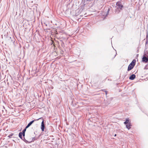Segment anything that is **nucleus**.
<instances>
[{
    "instance_id": "9d476101",
    "label": "nucleus",
    "mask_w": 148,
    "mask_h": 148,
    "mask_svg": "<svg viewBox=\"0 0 148 148\" xmlns=\"http://www.w3.org/2000/svg\"><path fill=\"white\" fill-rule=\"evenodd\" d=\"M26 129L27 128H26V127L23 130V131L22 132V133H23V136H24L25 135V132L26 130Z\"/></svg>"
},
{
    "instance_id": "9b49d317",
    "label": "nucleus",
    "mask_w": 148,
    "mask_h": 148,
    "mask_svg": "<svg viewBox=\"0 0 148 148\" xmlns=\"http://www.w3.org/2000/svg\"><path fill=\"white\" fill-rule=\"evenodd\" d=\"M106 95H107V92L106 91Z\"/></svg>"
},
{
    "instance_id": "20e7f679",
    "label": "nucleus",
    "mask_w": 148,
    "mask_h": 148,
    "mask_svg": "<svg viewBox=\"0 0 148 148\" xmlns=\"http://www.w3.org/2000/svg\"><path fill=\"white\" fill-rule=\"evenodd\" d=\"M36 120H33L30 122L26 126V128H28L34 122V121H36Z\"/></svg>"
},
{
    "instance_id": "f257e3e1",
    "label": "nucleus",
    "mask_w": 148,
    "mask_h": 148,
    "mask_svg": "<svg viewBox=\"0 0 148 148\" xmlns=\"http://www.w3.org/2000/svg\"><path fill=\"white\" fill-rule=\"evenodd\" d=\"M136 62V60H133L132 62L129 65L128 69L127 71H130V70H132L134 67V66L135 65V63Z\"/></svg>"
},
{
    "instance_id": "6e6552de",
    "label": "nucleus",
    "mask_w": 148,
    "mask_h": 148,
    "mask_svg": "<svg viewBox=\"0 0 148 148\" xmlns=\"http://www.w3.org/2000/svg\"><path fill=\"white\" fill-rule=\"evenodd\" d=\"M130 122H129V120L128 119H127L126 120V121H125L124 123L125 124H127L128 123H130Z\"/></svg>"
},
{
    "instance_id": "7ed1b4c3",
    "label": "nucleus",
    "mask_w": 148,
    "mask_h": 148,
    "mask_svg": "<svg viewBox=\"0 0 148 148\" xmlns=\"http://www.w3.org/2000/svg\"><path fill=\"white\" fill-rule=\"evenodd\" d=\"M116 5L118 6V8L121 10L122 9V8L123 7V5L121 4V3L120 1L117 2Z\"/></svg>"
},
{
    "instance_id": "1a4fd4ad",
    "label": "nucleus",
    "mask_w": 148,
    "mask_h": 148,
    "mask_svg": "<svg viewBox=\"0 0 148 148\" xmlns=\"http://www.w3.org/2000/svg\"><path fill=\"white\" fill-rule=\"evenodd\" d=\"M23 136V134L22 132H20L19 134V136L21 138H22V136Z\"/></svg>"
},
{
    "instance_id": "0eeeda50",
    "label": "nucleus",
    "mask_w": 148,
    "mask_h": 148,
    "mask_svg": "<svg viewBox=\"0 0 148 148\" xmlns=\"http://www.w3.org/2000/svg\"><path fill=\"white\" fill-rule=\"evenodd\" d=\"M131 125L130 122V123H128L127 124V125H126L127 128L128 129V130L130 129V128H131Z\"/></svg>"
},
{
    "instance_id": "f03ea898",
    "label": "nucleus",
    "mask_w": 148,
    "mask_h": 148,
    "mask_svg": "<svg viewBox=\"0 0 148 148\" xmlns=\"http://www.w3.org/2000/svg\"><path fill=\"white\" fill-rule=\"evenodd\" d=\"M41 119L42 120V121L41 123V129L42 132L44 131L45 126L44 124V121L43 119L42 118H40L38 119H36V120H38L39 119Z\"/></svg>"
},
{
    "instance_id": "39448f33",
    "label": "nucleus",
    "mask_w": 148,
    "mask_h": 148,
    "mask_svg": "<svg viewBox=\"0 0 148 148\" xmlns=\"http://www.w3.org/2000/svg\"><path fill=\"white\" fill-rule=\"evenodd\" d=\"M135 77L136 76L134 74H132L130 76L129 79H130L132 80L135 78Z\"/></svg>"
},
{
    "instance_id": "423d86ee",
    "label": "nucleus",
    "mask_w": 148,
    "mask_h": 148,
    "mask_svg": "<svg viewBox=\"0 0 148 148\" xmlns=\"http://www.w3.org/2000/svg\"><path fill=\"white\" fill-rule=\"evenodd\" d=\"M143 60L145 62H147L148 61V58L145 56H144L143 58Z\"/></svg>"
},
{
    "instance_id": "f8f14e48",
    "label": "nucleus",
    "mask_w": 148,
    "mask_h": 148,
    "mask_svg": "<svg viewBox=\"0 0 148 148\" xmlns=\"http://www.w3.org/2000/svg\"><path fill=\"white\" fill-rule=\"evenodd\" d=\"M114 136H116V134H115V135Z\"/></svg>"
}]
</instances>
